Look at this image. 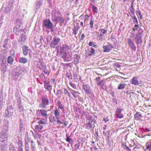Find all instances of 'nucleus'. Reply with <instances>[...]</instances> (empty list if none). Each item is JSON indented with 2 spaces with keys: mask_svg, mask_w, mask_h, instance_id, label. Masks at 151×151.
I'll return each instance as SVG.
<instances>
[{
  "mask_svg": "<svg viewBox=\"0 0 151 151\" xmlns=\"http://www.w3.org/2000/svg\"><path fill=\"white\" fill-rule=\"evenodd\" d=\"M94 52V50L93 48H91V50L90 51L89 53L88 54L89 56L91 55Z\"/></svg>",
  "mask_w": 151,
  "mask_h": 151,
  "instance_id": "41",
  "label": "nucleus"
},
{
  "mask_svg": "<svg viewBox=\"0 0 151 151\" xmlns=\"http://www.w3.org/2000/svg\"><path fill=\"white\" fill-rule=\"evenodd\" d=\"M139 32H140L142 34V33L143 32V30L142 29H139Z\"/></svg>",
  "mask_w": 151,
  "mask_h": 151,
  "instance_id": "61",
  "label": "nucleus"
},
{
  "mask_svg": "<svg viewBox=\"0 0 151 151\" xmlns=\"http://www.w3.org/2000/svg\"><path fill=\"white\" fill-rule=\"evenodd\" d=\"M19 62L20 63L24 64L27 62V59L24 57L21 58L19 60Z\"/></svg>",
  "mask_w": 151,
  "mask_h": 151,
  "instance_id": "17",
  "label": "nucleus"
},
{
  "mask_svg": "<svg viewBox=\"0 0 151 151\" xmlns=\"http://www.w3.org/2000/svg\"><path fill=\"white\" fill-rule=\"evenodd\" d=\"M83 89L86 93L89 94L91 93V88L88 85L84 84L83 85Z\"/></svg>",
  "mask_w": 151,
  "mask_h": 151,
  "instance_id": "6",
  "label": "nucleus"
},
{
  "mask_svg": "<svg viewBox=\"0 0 151 151\" xmlns=\"http://www.w3.org/2000/svg\"><path fill=\"white\" fill-rule=\"evenodd\" d=\"M55 20L58 23H63L65 21V19L62 15L59 13L55 17Z\"/></svg>",
  "mask_w": 151,
  "mask_h": 151,
  "instance_id": "1",
  "label": "nucleus"
},
{
  "mask_svg": "<svg viewBox=\"0 0 151 151\" xmlns=\"http://www.w3.org/2000/svg\"><path fill=\"white\" fill-rule=\"evenodd\" d=\"M142 34L140 32H139L136 34L135 40L137 44L138 45L142 42L141 39L142 37Z\"/></svg>",
  "mask_w": 151,
  "mask_h": 151,
  "instance_id": "2",
  "label": "nucleus"
},
{
  "mask_svg": "<svg viewBox=\"0 0 151 151\" xmlns=\"http://www.w3.org/2000/svg\"><path fill=\"white\" fill-rule=\"evenodd\" d=\"M14 61V59L11 56L8 57L7 58V62L8 63L12 64Z\"/></svg>",
  "mask_w": 151,
  "mask_h": 151,
  "instance_id": "28",
  "label": "nucleus"
},
{
  "mask_svg": "<svg viewBox=\"0 0 151 151\" xmlns=\"http://www.w3.org/2000/svg\"><path fill=\"white\" fill-rule=\"evenodd\" d=\"M66 141L67 142H69L70 144H72L73 143V140H72L71 139H68V140H67V139H66Z\"/></svg>",
  "mask_w": 151,
  "mask_h": 151,
  "instance_id": "44",
  "label": "nucleus"
},
{
  "mask_svg": "<svg viewBox=\"0 0 151 151\" xmlns=\"http://www.w3.org/2000/svg\"><path fill=\"white\" fill-rule=\"evenodd\" d=\"M126 86V84L125 83H119L118 87V89H122L124 88Z\"/></svg>",
  "mask_w": 151,
  "mask_h": 151,
  "instance_id": "18",
  "label": "nucleus"
},
{
  "mask_svg": "<svg viewBox=\"0 0 151 151\" xmlns=\"http://www.w3.org/2000/svg\"><path fill=\"white\" fill-rule=\"evenodd\" d=\"M9 150L10 151H14L15 150L14 147L12 144L9 145Z\"/></svg>",
  "mask_w": 151,
  "mask_h": 151,
  "instance_id": "37",
  "label": "nucleus"
},
{
  "mask_svg": "<svg viewBox=\"0 0 151 151\" xmlns=\"http://www.w3.org/2000/svg\"><path fill=\"white\" fill-rule=\"evenodd\" d=\"M2 63L1 64V71L4 73L7 70V67L5 65L4 62V60H2Z\"/></svg>",
  "mask_w": 151,
  "mask_h": 151,
  "instance_id": "13",
  "label": "nucleus"
},
{
  "mask_svg": "<svg viewBox=\"0 0 151 151\" xmlns=\"http://www.w3.org/2000/svg\"><path fill=\"white\" fill-rule=\"evenodd\" d=\"M50 121L52 122H53L55 121V118L54 116H51L49 117Z\"/></svg>",
  "mask_w": 151,
  "mask_h": 151,
  "instance_id": "36",
  "label": "nucleus"
},
{
  "mask_svg": "<svg viewBox=\"0 0 151 151\" xmlns=\"http://www.w3.org/2000/svg\"><path fill=\"white\" fill-rule=\"evenodd\" d=\"M69 84L73 88L75 89H76V86L75 84H74L72 82H70L69 83Z\"/></svg>",
  "mask_w": 151,
  "mask_h": 151,
  "instance_id": "39",
  "label": "nucleus"
},
{
  "mask_svg": "<svg viewBox=\"0 0 151 151\" xmlns=\"http://www.w3.org/2000/svg\"><path fill=\"white\" fill-rule=\"evenodd\" d=\"M134 27H135V28H137V29L139 27V25L138 24H136L135 25Z\"/></svg>",
  "mask_w": 151,
  "mask_h": 151,
  "instance_id": "55",
  "label": "nucleus"
},
{
  "mask_svg": "<svg viewBox=\"0 0 151 151\" xmlns=\"http://www.w3.org/2000/svg\"><path fill=\"white\" fill-rule=\"evenodd\" d=\"M60 41V39L57 37L53 38V41H52L50 44V46L53 48H54L55 46L57 45L59 42Z\"/></svg>",
  "mask_w": 151,
  "mask_h": 151,
  "instance_id": "5",
  "label": "nucleus"
},
{
  "mask_svg": "<svg viewBox=\"0 0 151 151\" xmlns=\"http://www.w3.org/2000/svg\"><path fill=\"white\" fill-rule=\"evenodd\" d=\"M39 111L40 114L43 117H45V118L47 117L48 115L47 111L45 110L41 109L39 110Z\"/></svg>",
  "mask_w": 151,
  "mask_h": 151,
  "instance_id": "14",
  "label": "nucleus"
},
{
  "mask_svg": "<svg viewBox=\"0 0 151 151\" xmlns=\"http://www.w3.org/2000/svg\"><path fill=\"white\" fill-rule=\"evenodd\" d=\"M103 120L105 122H107L109 121V119H107V118H104L103 119Z\"/></svg>",
  "mask_w": 151,
  "mask_h": 151,
  "instance_id": "54",
  "label": "nucleus"
},
{
  "mask_svg": "<svg viewBox=\"0 0 151 151\" xmlns=\"http://www.w3.org/2000/svg\"><path fill=\"white\" fill-rule=\"evenodd\" d=\"M0 148L1 150H6L7 148V144H2L0 146Z\"/></svg>",
  "mask_w": 151,
  "mask_h": 151,
  "instance_id": "29",
  "label": "nucleus"
},
{
  "mask_svg": "<svg viewBox=\"0 0 151 151\" xmlns=\"http://www.w3.org/2000/svg\"><path fill=\"white\" fill-rule=\"evenodd\" d=\"M64 93L65 95H68L69 97H70V92L68 91L67 89L65 88L64 89Z\"/></svg>",
  "mask_w": 151,
  "mask_h": 151,
  "instance_id": "32",
  "label": "nucleus"
},
{
  "mask_svg": "<svg viewBox=\"0 0 151 151\" xmlns=\"http://www.w3.org/2000/svg\"><path fill=\"white\" fill-rule=\"evenodd\" d=\"M49 83L50 82H49L47 84L44 85L45 88L47 91L51 90L52 89V86L49 84Z\"/></svg>",
  "mask_w": 151,
  "mask_h": 151,
  "instance_id": "21",
  "label": "nucleus"
},
{
  "mask_svg": "<svg viewBox=\"0 0 151 151\" xmlns=\"http://www.w3.org/2000/svg\"><path fill=\"white\" fill-rule=\"evenodd\" d=\"M51 82L53 84L55 81V79L54 78H51Z\"/></svg>",
  "mask_w": 151,
  "mask_h": 151,
  "instance_id": "50",
  "label": "nucleus"
},
{
  "mask_svg": "<svg viewBox=\"0 0 151 151\" xmlns=\"http://www.w3.org/2000/svg\"><path fill=\"white\" fill-rule=\"evenodd\" d=\"M19 151H23L22 148L21 147H18Z\"/></svg>",
  "mask_w": 151,
  "mask_h": 151,
  "instance_id": "51",
  "label": "nucleus"
},
{
  "mask_svg": "<svg viewBox=\"0 0 151 151\" xmlns=\"http://www.w3.org/2000/svg\"><path fill=\"white\" fill-rule=\"evenodd\" d=\"M43 3L42 0H40V1L37 2L36 3V9L37 10L39 9L40 6L42 5Z\"/></svg>",
  "mask_w": 151,
  "mask_h": 151,
  "instance_id": "16",
  "label": "nucleus"
},
{
  "mask_svg": "<svg viewBox=\"0 0 151 151\" xmlns=\"http://www.w3.org/2000/svg\"><path fill=\"white\" fill-rule=\"evenodd\" d=\"M85 36L83 34H82L81 36V38L82 40H83L84 38L85 37Z\"/></svg>",
  "mask_w": 151,
  "mask_h": 151,
  "instance_id": "49",
  "label": "nucleus"
},
{
  "mask_svg": "<svg viewBox=\"0 0 151 151\" xmlns=\"http://www.w3.org/2000/svg\"><path fill=\"white\" fill-rule=\"evenodd\" d=\"M80 28L79 26L78 25H77L75 27L73 30V34H74L75 35H77L78 33V30Z\"/></svg>",
  "mask_w": 151,
  "mask_h": 151,
  "instance_id": "15",
  "label": "nucleus"
},
{
  "mask_svg": "<svg viewBox=\"0 0 151 151\" xmlns=\"http://www.w3.org/2000/svg\"><path fill=\"white\" fill-rule=\"evenodd\" d=\"M80 25H81L82 26V27H84V25H83V22H80Z\"/></svg>",
  "mask_w": 151,
  "mask_h": 151,
  "instance_id": "63",
  "label": "nucleus"
},
{
  "mask_svg": "<svg viewBox=\"0 0 151 151\" xmlns=\"http://www.w3.org/2000/svg\"><path fill=\"white\" fill-rule=\"evenodd\" d=\"M128 43L129 45L130 46V47L132 49L135 51L136 50V47L132 41L131 39H128Z\"/></svg>",
  "mask_w": 151,
  "mask_h": 151,
  "instance_id": "11",
  "label": "nucleus"
},
{
  "mask_svg": "<svg viewBox=\"0 0 151 151\" xmlns=\"http://www.w3.org/2000/svg\"><path fill=\"white\" fill-rule=\"evenodd\" d=\"M96 80L97 84L100 86H104V83H105L104 80H100V77L98 76L96 77Z\"/></svg>",
  "mask_w": 151,
  "mask_h": 151,
  "instance_id": "7",
  "label": "nucleus"
},
{
  "mask_svg": "<svg viewBox=\"0 0 151 151\" xmlns=\"http://www.w3.org/2000/svg\"><path fill=\"white\" fill-rule=\"evenodd\" d=\"M103 36V34H100L97 37V39L98 40H100L102 38Z\"/></svg>",
  "mask_w": 151,
  "mask_h": 151,
  "instance_id": "40",
  "label": "nucleus"
},
{
  "mask_svg": "<svg viewBox=\"0 0 151 151\" xmlns=\"http://www.w3.org/2000/svg\"><path fill=\"white\" fill-rule=\"evenodd\" d=\"M25 148L26 149V151H29L28 146H27L26 145H25Z\"/></svg>",
  "mask_w": 151,
  "mask_h": 151,
  "instance_id": "57",
  "label": "nucleus"
},
{
  "mask_svg": "<svg viewBox=\"0 0 151 151\" xmlns=\"http://www.w3.org/2000/svg\"><path fill=\"white\" fill-rule=\"evenodd\" d=\"M92 9L93 12H94V6L93 4H92Z\"/></svg>",
  "mask_w": 151,
  "mask_h": 151,
  "instance_id": "59",
  "label": "nucleus"
},
{
  "mask_svg": "<svg viewBox=\"0 0 151 151\" xmlns=\"http://www.w3.org/2000/svg\"><path fill=\"white\" fill-rule=\"evenodd\" d=\"M61 56L62 58L65 59L66 58V52H60Z\"/></svg>",
  "mask_w": 151,
  "mask_h": 151,
  "instance_id": "35",
  "label": "nucleus"
},
{
  "mask_svg": "<svg viewBox=\"0 0 151 151\" xmlns=\"http://www.w3.org/2000/svg\"><path fill=\"white\" fill-rule=\"evenodd\" d=\"M147 149H151V143L150 144L147 145L146 146Z\"/></svg>",
  "mask_w": 151,
  "mask_h": 151,
  "instance_id": "47",
  "label": "nucleus"
},
{
  "mask_svg": "<svg viewBox=\"0 0 151 151\" xmlns=\"http://www.w3.org/2000/svg\"><path fill=\"white\" fill-rule=\"evenodd\" d=\"M132 84L137 85H138V81L136 78L135 77H133L132 80Z\"/></svg>",
  "mask_w": 151,
  "mask_h": 151,
  "instance_id": "25",
  "label": "nucleus"
},
{
  "mask_svg": "<svg viewBox=\"0 0 151 151\" xmlns=\"http://www.w3.org/2000/svg\"><path fill=\"white\" fill-rule=\"evenodd\" d=\"M90 16L87 15H86L84 16V24L85 25L88 23L89 20V18Z\"/></svg>",
  "mask_w": 151,
  "mask_h": 151,
  "instance_id": "20",
  "label": "nucleus"
},
{
  "mask_svg": "<svg viewBox=\"0 0 151 151\" xmlns=\"http://www.w3.org/2000/svg\"><path fill=\"white\" fill-rule=\"evenodd\" d=\"M80 145V143H78L75 145L74 146V149L76 151H77V150L79 148Z\"/></svg>",
  "mask_w": 151,
  "mask_h": 151,
  "instance_id": "38",
  "label": "nucleus"
},
{
  "mask_svg": "<svg viewBox=\"0 0 151 151\" xmlns=\"http://www.w3.org/2000/svg\"><path fill=\"white\" fill-rule=\"evenodd\" d=\"M122 110L119 108H117L116 109L115 115L118 118L121 119L123 117V115L121 114Z\"/></svg>",
  "mask_w": 151,
  "mask_h": 151,
  "instance_id": "8",
  "label": "nucleus"
},
{
  "mask_svg": "<svg viewBox=\"0 0 151 151\" xmlns=\"http://www.w3.org/2000/svg\"><path fill=\"white\" fill-rule=\"evenodd\" d=\"M95 69L96 70L95 71L96 73L97 74L98 76H100L101 77L102 76L101 74L100 73H100V71H101V69H100V68H96Z\"/></svg>",
  "mask_w": 151,
  "mask_h": 151,
  "instance_id": "30",
  "label": "nucleus"
},
{
  "mask_svg": "<svg viewBox=\"0 0 151 151\" xmlns=\"http://www.w3.org/2000/svg\"><path fill=\"white\" fill-rule=\"evenodd\" d=\"M94 22L92 20V19L90 21V24L91 25L90 28H92L93 27V24Z\"/></svg>",
  "mask_w": 151,
  "mask_h": 151,
  "instance_id": "43",
  "label": "nucleus"
},
{
  "mask_svg": "<svg viewBox=\"0 0 151 151\" xmlns=\"http://www.w3.org/2000/svg\"><path fill=\"white\" fill-rule=\"evenodd\" d=\"M31 142L32 143V144L31 145L32 148L33 149H34L35 148V144H33V141H32L31 140Z\"/></svg>",
  "mask_w": 151,
  "mask_h": 151,
  "instance_id": "45",
  "label": "nucleus"
},
{
  "mask_svg": "<svg viewBox=\"0 0 151 151\" xmlns=\"http://www.w3.org/2000/svg\"><path fill=\"white\" fill-rule=\"evenodd\" d=\"M44 24L45 27L48 29H51L52 28V23L48 19L45 20Z\"/></svg>",
  "mask_w": 151,
  "mask_h": 151,
  "instance_id": "4",
  "label": "nucleus"
},
{
  "mask_svg": "<svg viewBox=\"0 0 151 151\" xmlns=\"http://www.w3.org/2000/svg\"><path fill=\"white\" fill-rule=\"evenodd\" d=\"M106 32V31L104 30L103 29H102L101 30V33L100 34H103H103H105Z\"/></svg>",
  "mask_w": 151,
  "mask_h": 151,
  "instance_id": "46",
  "label": "nucleus"
},
{
  "mask_svg": "<svg viewBox=\"0 0 151 151\" xmlns=\"http://www.w3.org/2000/svg\"><path fill=\"white\" fill-rule=\"evenodd\" d=\"M138 14L139 16L141 19H142V16L141 14L140 13V12H138Z\"/></svg>",
  "mask_w": 151,
  "mask_h": 151,
  "instance_id": "52",
  "label": "nucleus"
},
{
  "mask_svg": "<svg viewBox=\"0 0 151 151\" xmlns=\"http://www.w3.org/2000/svg\"><path fill=\"white\" fill-rule=\"evenodd\" d=\"M46 123V122L44 119H42L38 122V124H45Z\"/></svg>",
  "mask_w": 151,
  "mask_h": 151,
  "instance_id": "31",
  "label": "nucleus"
},
{
  "mask_svg": "<svg viewBox=\"0 0 151 151\" xmlns=\"http://www.w3.org/2000/svg\"><path fill=\"white\" fill-rule=\"evenodd\" d=\"M7 113L6 114L7 115L8 117L12 115L13 113V108L11 105L7 108Z\"/></svg>",
  "mask_w": 151,
  "mask_h": 151,
  "instance_id": "9",
  "label": "nucleus"
},
{
  "mask_svg": "<svg viewBox=\"0 0 151 151\" xmlns=\"http://www.w3.org/2000/svg\"><path fill=\"white\" fill-rule=\"evenodd\" d=\"M26 36L24 35H22L20 38L19 41L21 42H24L26 40Z\"/></svg>",
  "mask_w": 151,
  "mask_h": 151,
  "instance_id": "27",
  "label": "nucleus"
},
{
  "mask_svg": "<svg viewBox=\"0 0 151 151\" xmlns=\"http://www.w3.org/2000/svg\"><path fill=\"white\" fill-rule=\"evenodd\" d=\"M57 104L58 105V108L61 109H63L64 106H63L61 101L59 100L57 102Z\"/></svg>",
  "mask_w": 151,
  "mask_h": 151,
  "instance_id": "33",
  "label": "nucleus"
},
{
  "mask_svg": "<svg viewBox=\"0 0 151 151\" xmlns=\"http://www.w3.org/2000/svg\"><path fill=\"white\" fill-rule=\"evenodd\" d=\"M42 104L40 105V107L42 108H45L46 106L49 104V101L47 98L44 97L42 99Z\"/></svg>",
  "mask_w": 151,
  "mask_h": 151,
  "instance_id": "3",
  "label": "nucleus"
},
{
  "mask_svg": "<svg viewBox=\"0 0 151 151\" xmlns=\"http://www.w3.org/2000/svg\"><path fill=\"white\" fill-rule=\"evenodd\" d=\"M66 76L68 78V79H70V76L69 75V74L68 73H67V74H66Z\"/></svg>",
  "mask_w": 151,
  "mask_h": 151,
  "instance_id": "58",
  "label": "nucleus"
},
{
  "mask_svg": "<svg viewBox=\"0 0 151 151\" xmlns=\"http://www.w3.org/2000/svg\"><path fill=\"white\" fill-rule=\"evenodd\" d=\"M43 128V126L41 124L36 125L35 127V130L36 131H39V129H41Z\"/></svg>",
  "mask_w": 151,
  "mask_h": 151,
  "instance_id": "26",
  "label": "nucleus"
},
{
  "mask_svg": "<svg viewBox=\"0 0 151 151\" xmlns=\"http://www.w3.org/2000/svg\"><path fill=\"white\" fill-rule=\"evenodd\" d=\"M72 91H73V92L71 93L73 95V97L75 98H76L78 97V94H80L79 92L78 91H77L73 90H72Z\"/></svg>",
  "mask_w": 151,
  "mask_h": 151,
  "instance_id": "19",
  "label": "nucleus"
},
{
  "mask_svg": "<svg viewBox=\"0 0 151 151\" xmlns=\"http://www.w3.org/2000/svg\"><path fill=\"white\" fill-rule=\"evenodd\" d=\"M22 52L24 56L28 55L29 52L28 47L26 45H24L22 47Z\"/></svg>",
  "mask_w": 151,
  "mask_h": 151,
  "instance_id": "10",
  "label": "nucleus"
},
{
  "mask_svg": "<svg viewBox=\"0 0 151 151\" xmlns=\"http://www.w3.org/2000/svg\"><path fill=\"white\" fill-rule=\"evenodd\" d=\"M66 139L67 140H68V139L70 138V136H69L68 134H66Z\"/></svg>",
  "mask_w": 151,
  "mask_h": 151,
  "instance_id": "56",
  "label": "nucleus"
},
{
  "mask_svg": "<svg viewBox=\"0 0 151 151\" xmlns=\"http://www.w3.org/2000/svg\"><path fill=\"white\" fill-rule=\"evenodd\" d=\"M54 114L55 116L56 117L60 116V113L59 112V110L57 108L55 109L54 110Z\"/></svg>",
  "mask_w": 151,
  "mask_h": 151,
  "instance_id": "23",
  "label": "nucleus"
},
{
  "mask_svg": "<svg viewBox=\"0 0 151 151\" xmlns=\"http://www.w3.org/2000/svg\"><path fill=\"white\" fill-rule=\"evenodd\" d=\"M42 40H43V37L42 36H40V43H42Z\"/></svg>",
  "mask_w": 151,
  "mask_h": 151,
  "instance_id": "60",
  "label": "nucleus"
},
{
  "mask_svg": "<svg viewBox=\"0 0 151 151\" xmlns=\"http://www.w3.org/2000/svg\"><path fill=\"white\" fill-rule=\"evenodd\" d=\"M124 147L126 149L127 151H131V149L126 145L124 146Z\"/></svg>",
  "mask_w": 151,
  "mask_h": 151,
  "instance_id": "42",
  "label": "nucleus"
},
{
  "mask_svg": "<svg viewBox=\"0 0 151 151\" xmlns=\"http://www.w3.org/2000/svg\"><path fill=\"white\" fill-rule=\"evenodd\" d=\"M93 42H90L88 44V45L89 46H92L93 43Z\"/></svg>",
  "mask_w": 151,
  "mask_h": 151,
  "instance_id": "53",
  "label": "nucleus"
},
{
  "mask_svg": "<svg viewBox=\"0 0 151 151\" xmlns=\"http://www.w3.org/2000/svg\"><path fill=\"white\" fill-rule=\"evenodd\" d=\"M131 17L133 19L134 23L135 24H137L138 23V21L135 16H132Z\"/></svg>",
  "mask_w": 151,
  "mask_h": 151,
  "instance_id": "34",
  "label": "nucleus"
},
{
  "mask_svg": "<svg viewBox=\"0 0 151 151\" xmlns=\"http://www.w3.org/2000/svg\"><path fill=\"white\" fill-rule=\"evenodd\" d=\"M113 48L111 44L108 45H105L103 47L104 49V52H109Z\"/></svg>",
  "mask_w": 151,
  "mask_h": 151,
  "instance_id": "12",
  "label": "nucleus"
},
{
  "mask_svg": "<svg viewBox=\"0 0 151 151\" xmlns=\"http://www.w3.org/2000/svg\"><path fill=\"white\" fill-rule=\"evenodd\" d=\"M130 10L131 12H134V9L132 6L130 8Z\"/></svg>",
  "mask_w": 151,
  "mask_h": 151,
  "instance_id": "48",
  "label": "nucleus"
},
{
  "mask_svg": "<svg viewBox=\"0 0 151 151\" xmlns=\"http://www.w3.org/2000/svg\"><path fill=\"white\" fill-rule=\"evenodd\" d=\"M43 71L48 76L49 75L50 73V70H49L47 67H45L43 68Z\"/></svg>",
  "mask_w": 151,
  "mask_h": 151,
  "instance_id": "22",
  "label": "nucleus"
},
{
  "mask_svg": "<svg viewBox=\"0 0 151 151\" xmlns=\"http://www.w3.org/2000/svg\"><path fill=\"white\" fill-rule=\"evenodd\" d=\"M142 117L141 114H140L139 113L137 112L134 115V118L136 119H139L141 118Z\"/></svg>",
  "mask_w": 151,
  "mask_h": 151,
  "instance_id": "24",
  "label": "nucleus"
},
{
  "mask_svg": "<svg viewBox=\"0 0 151 151\" xmlns=\"http://www.w3.org/2000/svg\"><path fill=\"white\" fill-rule=\"evenodd\" d=\"M57 123L58 124H62V122L60 121L59 120H58L57 121Z\"/></svg>",
  "mask_w": 151,
  "mask_h": 151,
  "instance_id": "64",
  "label": "nucleus"
},
{
  "mask_svg": "<svg viewBox=\"0 0 151 151\" xmlns=\"http://www.w3.org/2000/svg\"><path fill=\"white\" fill-rule=\"evenodd\" d=\"M150 130H151L150 129H147V128H146L145 130V132H150Z\"/></svg>",
  "mask_w": 151,
  "mask_h": 151,
  "instance_id": "62",
  "label": "nucleus"
}]
</instances>
